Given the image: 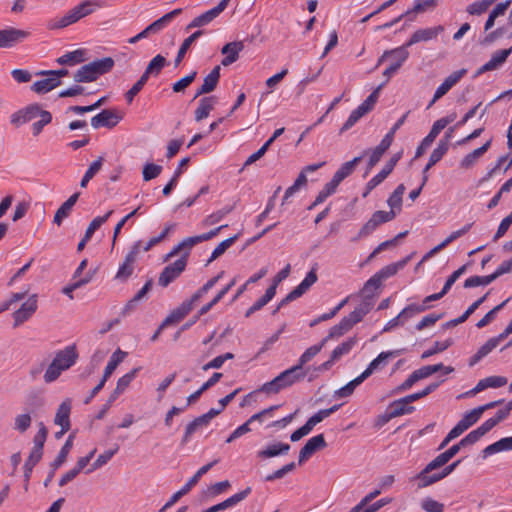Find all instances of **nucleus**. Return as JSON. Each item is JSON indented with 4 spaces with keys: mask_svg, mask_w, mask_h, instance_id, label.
<instances>
[{
    "mask_svg": "<svg viewBox=\"0 0 512 512\" xmlns=\"http://www.w3.org/2000/svg\"><path fill=\"white\" fill-rule=\"evenodd\" d=\"M306 376V370L301 369L297 364L284 370L274 379L264 383L259 391L266 394H277L281 390L291 387L297 382L302 381Z\"/></svg>",
    "mask_w": 512,
    "mask_h": 512,
    "instance_id": "nucleus-1",
    "label": "nucleus"
},
{
    "mask_svg": "<svg viewBox=\"0 0 512 512\" xmlns=\"http://www.w3.org/2000/svg\"><path fill=\"white\" fill-rule=\"evenodd\" d=\"M114 66V60L111 57H105L92 61L88 64L81 66L73 75V78L78 83L93 82L99 76L108 73Z\"/></svg>",
    "mask_w": 512,
    "mask_h": 512,
    "instance_id": "nucleus-2",
    "label": "nucleus"
},
{
    "mask_svg": "<svg viewBox=\"0 0 512 512\" xmlns=\"http://www.w3.org/2000/svg\"><path fill=\"white\" fill-rule=\"evenodd\" d=\"M103 6L104 2L102 0H86L70 9L63 17L58 20L57 23L52 25L51 28L67 27L92 14L97 8H101Z\"/></svg>",
    "mask_w": 512,
    "mask_h": 512,
    "instance_id": "nucleus-3",
    "label": "nucleus"
},
{
    "mask_svg": "<svg viewBox=\"0 0 512 512\" xmlns=\"http://www.w3.org/2000/svg\"><path fill=\"white\" fill-rule=\"evenodd\" d=\"M382 87L383 84H380L361 105L351 112L347 121L343 124L340 130L341 133L352 128L364 115L373 109L378 100L379 91Z\"/></svg>",
    "mask_w": 512,
    "mask_h": 512,
    "instance_id": "nucleus-4",
    "label": "nucleus"
},
{
    "mask_svg": "<svg viewBox=\"0 0 512 512\" xmlns=\"http://www.w3.org/2000/svg\"><path fill=\"white\" fill-rule=\"evenodd\" d=\"M188 252L177 259L174 263L167 265L160 273L158 284L162 287H167L175 279H177L187 266Z\"/></svg>",
    "mask_w": 512,
    "mask_h": 512,
    "instance_id": "nucleus-5",
    "label": "nucleus"
},
{
    "mask_svg": "<svg viewBox=\"0 0 512 512\" xmlns=\"http://www.w3.org/2000/svg\"><path fill=\"white\" fill-rule=\"evenodd\" d=\"M318 277L316 273V269L312 268L305 278L301 281V283L296 286L284 299L281 300L276 309H274L273 314H276L279 309L291 301L296 300L301 297L309 288L316 283Z\"/></svg>",
    "mask_w": 512,
    "mask_h": 512,
    "instance_id": "nucleus-6",
    "label": "nucleus"
},
{
    "mask_svg": "<svg viewBox=\"0 0 512 512\" xmlns=\"http://www.w3.org/2000/svg\"><path fill=\"white\" fill-rule=\"evenodd\" d=\"M230 0H221L220 3L204 12L203 14L199 15L198 17L194 18L186 27V30H190L192 28L196 27H202L205 25H208L210 22H212L216 17H218L228 6Z\"/></svg>",
    "mask_w": 512,
    "mask_h": 512,
    "instance_id": "nucleus-7",
    "label": "nucleus"
},
{
    "mask_svg": "<svg viewBox=\"0 0 512 512\" xmlns=\"http://www.w3.org/2000/svg\"><path fill=\"white\" fill-rule=\"evenodd\" d=\"M122 120V116L115 110L104 109L91 119V126L95 129L100 127L113 128Z\"/></svg>",
    "mask_w": 512,
    "mask_h": 512,
    "instance_id": "nucleus-8",
    "label": "nucleus"
},
{
    "mask_svg": "<svg viewBox=\"0 0 512 512\" xmlns=\"http://www.w3.org/2000/svg\"><path fill=\"white\" fill-rule=\"evenodd\" d=\"M37 307V295L33 294L13 313V326L18 327L27 321L36 312Z\"/></svg>",
    "mask_w": 512,
    "mask_h": 512,
    "instance_id": "nucleus-9",
    "label": "nucleus"
},
{
    "mask_svg": "<svg viewBox=\"0 0 512 512\" xmlns=\"http://www.w3.org/2000/svg\"><path fill=\"white\" fill-rule=\"evenodd\" d=\"M29 36V32L9 27L0 30V48H10Z\"/></svg>",
    "mask_w": 512,
    "mask_h": 512,
    "instance_id": "nucleus-10",
    "label": "nucleus"
},
{
    "mask_svg": "<svg viewBox=\"0 0 512 512\" xmlns=\"http://www.w3.org/2000/svg\"><path fill=\"white\" fill-rule=\"evenodd\" d=\"M327 446L324 435L319 434L310 438L299 452L298 463L301 465L308 460L316 451Z\"/></svg>",
    "mask_w": 512,
    "mask_h": 512,
    "instance_id": "nucleus-11",
    "label": "nucleus"
},
{
    "mask_svg": "<svg viewBox=\"0 0 512 512\" xmlns=\"http://www.w3.org/2000/svg\"><path fill=\"white\" fill-rule=\"evenodd\" d=\"M443 31L444 27L442 25L418 29L411 35L409 40L406 42V46L410 47L419 42H427L436 39L437 36L441 34Z\"/></svg>",
    "mask_w": 512,
    "mask_h": 512,
    "instance_id": "nucleus-12",
    "label": "nucleus"
},
{
    "mask_svg": "<svg viewBox=\"0 0 512 512\" xmlns=\"http://www.w3.org/2000/svg\"><path fill=\"white\" fill-rule=\"evenodd\" d=\"M78 358V354L74 345L67 346L65 349L60 350L56 353L53 362H55L59 368L64 371L73 366Z\"/></svg>",
    "mask_w": 512,
    "mask_h": 512,
    "instance_id": "nucleus-13",
    "label": "nucleus"
},
{
    "mask_svg": "<svg viewBox=\"0 0 512 512\" xmlns=\"http://www.w3.org/2000/svg\"><path fill=\"white\" fill-rule=\"evenodd\" d=\"M251 491H252L251 487H247L246 489L232 495L231 497L227 498L226 500H224L216 505L209 507L206 510H203L202 512H219V511L231 508V507L237 505L238 503H240L241 501H243L251 493Z\"/></svg>",
    "mask_w": 512,
    "mask_h": 512,
    "instance_id": "nucleus-14",
    "label": "nucleus"
},
{
    "mask_svg": "<svg viewBox=\"0 0 512 512\" xmlns=\"http://www.w3.org/2000/svg\"><path fill=\"white\" fill-rule=\"evenodd\" d=\"M466 73H467V70L464 68L451 73L443 81V83L436 89V91L434 93V101H438L440 98H442L444 95H446L448 93V91L454 85H456L464 75H466Z\"/></svg>",
    "mask_w": 512,
    "mask_h": 512,
    "instance_id": "nucleus-15",
    "label": "nucleus"
},
{
    "mask_svg": "<svg viewBox=\"0 0 512 512\" xmlns=\"http://www.w3.org/2000/svg\"><path fill=\"white\" fill-rule=\"evenodd\" d=\"M244 49V43L242 41L229 42L224 45L221 49V53L225 55L222 59L221 64L223 66H229L236 62L239 58V53Z\"/></svg>",
    "mask_w": 512,
    "mask_h": 512,
    "instance_id": "nucleus-16",
    "label": "nucleus"
},
{
    "mask_svg": "<svg viewBox=\"0 0 512 512\" xmlns=\"http://www.w3.org/2000/svg\"><path fill=\"white\" fill-rule=\"evenodd\" d=\"M511 53L512 46L509 49H502L496 51L492 55L491 59L479 68L477 74H482L499 68L506 61V59Z\"/></svg>",
    "mask_w": 512,
    "mask_h": 512,
    "instance_id": "nucleus-17",
    "label": "nucleus"
},
{
    "mask_svg": "<svg viewBox=\"0 0 512 512\" xmlns=\"http://www.w3.org/2000/svg\"><path fill=\"white\" fill-rule=\"evenodd\" d=\"M290 445L288 443L275 442L270 443L265 446L262 450L257 452V457L260 459H268L273 458L280 455L288 454L290 450Z\"/></svg>",
    "mask_w": 512,
    "mask_h": 512,
    "instance_id": "nucleus-18",
    "label": "nucleus"
},
{
    "mask_svg": "<svg viewBox=\"0 0 512 512\" xmlns=\"http://www.w3.org/2000/svg\"><path fill=\"white\" fill-rule=\"evenodd\" d=\"M390 136H384L379 145L372 150H365L361 156H365L370 152L368 160V168H373L381 159L383 154L390 148Z\"/></svg>",
    "mask_w": 512,
    "mask_h": 512,
    "instance_id": "nucleus-19",
    "label": "nucleus"
},
{
    "mask_svg": "<svg viewBox=\"0 0 512 512\" xmlns=\"http://www.w3.org/2000/svg\"><path fill=\"white\" fill-rule=\"evenodd\" d=\"M504 400L500 399L497 401L489 402L485 405L479 406L477 408L472 409L471 411L467 412L463 418L461 419L468 428H470L473 424H475L481 417V415L488 409H492L501 403H503Z\"/></svg>",
    "mask_w": 512,
    "mask_h": 512,
    "instance_id": "nucleus-20",
    "label": "nucleus"
},
{
    "mask_svg": "<svg viewBox=\"0 0 512 512\" xmlns=\"http://www.w3.org/2000/svg\"><path fill=\"white\" fill-rule=\"evenodd\" d=\"M408 47L409 46H406L405 43L398 48L385 51L383 55L378 59L376 67L380 66L387 57H391L393 59L392 63L399 62L400 68L409 57V51L407 50Z\"/></svg>",
    "mask_w": 512,
    "mask_h": 512,
    "instance_id": "nucleus-21",
    "label": "nucleus"
},
{
    "mask_svg": "<svg viewBox=\"0 0 512 512\" xmlns=\"http://www.w3.org/2000/svg\"><path fill=\"white\" fill-rule=\"evenodd\" d=\"M70 413H71V401L70 399L64 400L58 407L54 423L65 430H70Z\"/></svg>",
    "mask_w": 512,
    "mask_h": 512,
    "instance_id": "nucleus-22",
    "label": "nucleus"
},
{
    "mask_svg": "<svg viewBox=\"0 0 512 512\" xmlns=\"http://www.w3.org/2000/svg\"><path fill=\"white\" fill-rule=\"evenodd\" d=\"M220 79V66H215L212 71L204 78L202 86L197 90L195 98L203 94L212 92Z\"/></svg>",
    "mask_w": 512,
    "mask_h": 512,
    "instance_id": "nucleus-23",
    "label": "nucleus"
},
{
    "mask_svg": "<svg viewBox=\"0 0 512 512\" xmlns=\"http://www.w3.org/2000/svg\"><path fill=\"white\" fill-rule=\"evenodd\" d=\"M435 469L436 468H430V463H428L426 467L414 477V479L418 482L417 487L419 489L432 485L441 480L439 473L430 474Z\"/></svg>",
    "mask_w": 512,
    "mask_h": 512,
    "instance_id": "nucleus-24",
    "label": "nucleus"
},
{
    "mask_svg": "<svg viewBox=\"0 0 512 512\" xmlns=\"http://www.w3.org/2000/svg\"><path fill=\"white\" fill-rule=\"evenodd\" d=\"M415 410L414 406H411L404 398L393 401L388 406V417L396 418L402 415L411 414Z\"/></svg>",
    "mask_w": 512,
    "mask_h": 512,
    "instance_id": "nucleus-25",
    "label": "nucleus"
},
{
    "mask_svg": "<svg viewBox=\"0 0 512 512\" xmlns=\"http://www.w3.org/2000/svg\"><path fill=\"white\" fill-rule=\"evenodd\" d=\"M403 350H394L381 352L374 360L370 362L368 367L362 372L367 378L379 368L381 364L385 365L389 358L396 357L402 353Z\"/></svg>",
    "mask_w": 512,
    "mask_h": 512,
    "instance_id": "nucleus-26",
    "label": "nucleus"
},
{
    "mask_svg": "<svg viewBox=\"0 0 512 512\" xmlns=\"http://www.w3.org/2000/svg\"><path fill=\"white\" fill-rule=\"evenodd\" d=\"M46 78L36 81L31 86L32 91H34L37 94H45L54 88L61 85V80H57L56 78H53L51 75H45Z\"/></svg>",
    "mask_w": 512,
    "mask_h": 512,
    "instance_id": "nucleus-27",
    "label": "nucleus"
},
{
    "mask_svg": "<svg viewBox=\"0 0 512 512\" xmlns=\"http://www.w3.org/2000/svg\"><path fill=\"white\" fill-rule=\"evenodd\" d=\"M501 340L498 336L490 338L488 341H486L485 344H483L478 351L471 357L470 359V366L475 365L478 363L482 358L487 356L493 349H495L499 344Z\"/></svg>",
    "mask_w": 512,
    "mask_h": 512,
    "instance_id": "nucleus-28",
    "label": "nucleus"
},
{
    "mask_svg": "<svg viewBox=\"0 0 512 512\" xmlns=\"http://www.w3.org/2000/svg\"><path fill=\"white\" fill-rule=\"evenodd\" d=\"M512 450V436L501 438L500 440L488 445L483 451V457L486 458L492 454Z\"/></svg>",
    "mask_w": 512,
    "mask_h": 512,
    "instance_id": "nucleus-29",
    "label": "nucleus"
},
{
    "mask_svg": "<svg viewBox=\"0 0 512 512\" xmlns=\"http://www.w3.org/2000/svg\"><path fill=\"white\" fill-rule=\"evenodd\" d=\"M492 140H488L486 143H484L481 147L473 150L469 154H467L460 162V166L462 168H470L474 165V163L485 153L488 151V149L491 146Z\"/></svg>",
    "mask_w": 512,
    "mask_h": 512,
    "instance_id": "nucleus-30",
    "label": "nucleus"
},
{
    "mask_svg": "<svg viewBox=\"0 0 512 512\" xmlns=\"http://www.w3.org/2000/svg\"><path fill=\"white\" fill-rule=\"evenodd\" d=\"M216 99L214 96L204 97L199 101V106L195 110V120L197 122L207 118L214 108Z\"/></svg>",
    "mask_w": 512,
    "mask_h": 512,
    "instance_id": "nucleus-31",
    "label": "nucleus"
},
{
    "mask_svg": "<svg viewBox=\"0 0 512 512\" xmlns=\"http://www.w3.org/2000/svg\"><path fill=\"white\" fill-rule=\"evenodd\" d=\"M127 353L122 351L121 349H117L112 356L110 357L102 376V379L107 382V380L110 378L112 373L115 371L117 366L124 360Z\"/></svg>",
    "mask_w": 512,
    "mask_h": 512,
    "instance_id": "nucleus-32",
    "label": "nucleus"
},
{
    "mask_svg": "<svg viewBox=\"0 0 512 512\" xmlns=\"http://www.w3.org/2000/svg\"><path fill=\"white\" fill-rule=\"evenodd\" d=\"M459 443L451 446L445 452L439 454L435 459L430 462V468H440L444 466L450 459H452L461 449Z\"/></svg>",
    "mask_w": 512,
    "mask_h": 512,
    "instance_id": "nucleus-33",
    "label": "nucleus"
},
{
    "mask_svg": "<svg viewBox=\"0 0 512 512\" xmlns=\"http://www.w3.org/2000/svg\"><path fill=\"white\" fill-rule=\"evenodd\" d=\"M489 431L490 429L486 426V424L482 423L477 429L471 431L464 438H462L459 444L461 447L473 445Z\"/></svg>",
    "mask_w": 512,
    "mask_h": 512,
    "instance_id": "nucleus-34",
    "label": "nucleus"
},
{
    "mask_svg": "<svg viewBox=\"0 0 512 512\" xmlns=\"http://www.w3.org/2000/svg\"><path fill=\"white\" fill-rule=\"evenodd\" d=\"M363 156H357L355 157L354 159H352L351 161H348V162H345L341 165V167L334 173V177L339 180L340 182H342L344 179H346L348 176H350L357 164H359V162L362 160Z\"/></svg>",
    "mask_w": 512,
    "mask_h": 512,
    "instance_id": "nucleus-35",
    "label": "nucleus"
},
{
    "mask_svg": "<svg viewBox=\"0 0 512 512\" xmlns=\"http://www.w3.org/2000/svg\"><path fill=\"white\" fill-rule=\"evenodd\" d=\"M191 303L186 301L175 309L164 321L163 325H170L181 321L192 310Z\"/></svg>",
    "mask_w": 512,
    "mask_h": 512,
    "instance_id": "nucleus-36",
    "label": "nucleus"
},
{
    "mask_svg": "<svg viewBox=\"0 0 512 512\" xmlns=\"http://www.w3.org/2000/svg\"><path fill=\"white\" fill-rule=\"evenodd\" d=\"M203 35V31L202 30H197L195 31L194 33H192L189 37H187L183 43L181 44L179 50H178V53H177V56L175 58V66H178L181 61L183 60V58L185 57V54L187 53V51L189 50L190 46L192 45V43L197 40L200 36Z\"/></svg>",
    "mask_w": 512,
    "mask_h": 512,
    "instance_id": "nucleus-37",
    "label": "nucleus"
},
{
    "mask_svg": "<svg viewBox=\"0 0 512 512\" xmlns=\"http://www.w3.org/2000/svg\"><path fill=\"white\" fill-rule=\"evenodd\" d=\"M85 59H84V51L83 50H75V51H72V52H68L60 57H58L56 59V62L59 64V65H70V66H74L76 64H79L81 62H83Z\"/></svg>",
    "mask_w": 512,
    "mask_h": 512,
    "instance_id": "nucleus-38",
    "label": "nucleus"
},
{
    "mask_svg": "<svg viewBox=\"0 0 512 512\" xmlns=\"http://www.w3.org/2000/svg\"><path fill=\"white\" fill-rule=\"evenodd\" d=\"M440 126V124L438 125H435L433 124L432 125V128L430 130V132L428 133V135L422 140L421 144L418 146L417 150H416V153H415V157L418 158L420 156L423 155L424 151L430 147V145L434 142V140L436 139V137L439 135V133L441 132L440 128L438 127Z\"/></svg>",
    "mask_w": 512,
    "mask_h": 512,
    "instance_id": "nucleus-39",
    "label": "nucleus"
},
{
    "mask_svg": "<svg viewBox=\"0 0 512 512\" xmlns=\"http://www.w3.org/2000/svg\"><path fill=\"white\" fill-rule=\"evenodd\" d=\"M104 162V158L102 156L98 157L95 161H93L87 171L85 172L84 176L82 177L80 181V187L86 188L89 181L101 170L102 165Z\"/></svg>",
    "mask_w": 512,
    "mask_h": 512,
    "instance_id": "nucleus-40",
    "label": "nucleus"
},
{
    "mask_svg": "<svg viewBox=\"0 0 512 512\" xmlns=\"http://www.w3.org/2000/svg\"><path fill=\"white\" fill-rule=\"evenodd\" d=\"M207 427L204 419L201 416L196 417L193 421L187 424L181 443L184 445L189 442L190 438L198 430Z\"/></svg>",
    "mask_w": 512,
    "mask_h": 512,
    "instance_id": "nucleus-41",
    "label": "nucleus"
},
{
    "mask_svg": "<svg viewBox=\"0 0 512 512\" xmlns=\"http://www.w3.org/2000/svg\"><path fill=\"white\" fill-rule=\"evenodd\" d=\"M176 228L175 223H166L163 231L155 237H152L149 239L147 243H145L143 247V251L147 252L151 250L154 246L158 245L160 242H162L174 229Z\"/></svg>",
    "mask_w": 512,
    "mask_h": 512,
    "instance_id": "nucleus-42",
    "label": "nucleus"
},
{
    "mask_svg": "<svg viewBox=\"0 0 512 512\" xmlns=\"http://www.w3.org/2000/svg\"><path fill=\"white\" fill-rule=\"evenodd\" d=\"M367 377L362 373L345 386L341 387L335 392V395L339 398L349 397L353 394L355 388L359 386Z\"/></svg>",
    "mask_w": 512,
    "mask_h": 512,
    "instance_id": "nucleus-43",
    "label": "nucleus"
},
{
    "mask_svg": "<svg viewBox=\"0 0 512 512\" xmlns=\"http://www.w3.org/2000/svg\"><path fill=\"white\" fill-rule=\"evenodd\" d=\"M73 437V435H69L56 459L51 463V468H54V470H57L66 461L67 456L73 446Z\"/></svg>",
    "mask_w": 512,
    "mask_h": 512,
    "instance_id": "nucleus-44",
    "label": "nucleus"
},
{
    "mask_svg": "<svg viewBox=\"0 0 512 512\" xmlns=\"http://www.w3.org/2000/svg\"><path fill=\"white\" fill-rule=\"evenodd\" d=\"M118 450L119 446L115 445L113 449L107 450L100 454L98 458L93 462L91 467L86 471V473L89 474L107 464L108 461H110L111 458L118 452Z\"/></svg>",
    "mask_w": 512,
    "mask_h": 512,
    "instance_id": "nucleus-45",
    "label": "nucleus"
},
{
    "mask_svg": "<svg viewBox=\"0 0 512 512\" xmlns=\"http://www.w3.org/2000/svg\"><path fill=\"white\" fill-rule=\"evenodd\" d=\"M357 338L350 337L340 345H338L331 353L332 360H339L343 355L348 354L352 348L356 345Z\"/></svg>",
    "mask_w": 512,
    "mask_h": 512,
    "instance_id": "nucleus-46",
    "label": "nucleus"
},
{
    "mask_svg": "<svg viewBox=\"0 0 512 512\" xmlns=\"http://www.w3.org/2000/svg\"><path fill=\"white\" fill-rule=\"evenodd\" d=\"M182 13V9L181 8H177V9H174L172 10L171 12L169 13H166L165 15H163L162 17H160L159 19H157L156 21H154L153 23H151V25L153 26V28L155 29V32L156 33H159L161 30H163L175 17H177L178 15H180Z\"/></svg>",
    "mask_w": 512,
    "mask_h": 512,
    "instance_id": "nucleus-47",
    "label": "nucleus"
},
{
    "mask_svg": "<svg viewBox=\"0 0 512 512\" xmlns=\"http://www.w3.org/2000/svg\"><path fill=\"white\" fill-rule=\"evenodd\" d=\"M408 259H403L399 262L389 264L385 267H383L379 272L376 273V275L379 277V279L385 280L393 275H395L400 269H402L407 264Z\"/></svg>",
    "mask_w": 512,
    "mask_h": 512,
    "instance_id": "nucleus-48",
    "label": "nucleus"
},
{
    "mask_svg": "<svg viewBox=\"0 0 512 512\" xmlns=\"http://www.w3.org/2000/svg\"><path fill=\"white\" fill-rule=\"evenodd\" d=\"M428 308H429V306H426V305L410 304L407 307H405L398 314V316L401 319L402 324L404 325L408 319L414 317L416 314L426 311Z\"/></svg>",
    "mask_w": 512,
    "mask_h": 512,
    "instance_id": "nucleus-49",
    "label": "nucleus"
},
{
    "mask_svg": "<svg viewBox=\"0 0 512 512\" xmlns=\"http://www.w3.org/2000/svg\"><path fill=\"white\" fill-rule=\"evenodd\" d=\"M496 276L494 273L486 276H471L467 278L464 282L465 288H473L477 286H486L496 280Z\"/></svg>",
    "mask_w": 512,
    "mask_h": 512,
    "instance_id": "nucleus-50",
    "label": "nucleus"
},
{
    "mask_svg": "<svg viewBox=\"0 0 512 512\" xmlns=\"http://www.w3.org/2000/svg\"><path fill=\"white\" fill-rule=\"evenodd\" d=\"M324 345L325 344L321 341L319 344L307 348L298 359L297 365L300 366L301 369H304V366L322 350Z\"/></svg>",
    "mask_w": 512,
    "mask_h": 512,
    "instance_id": "nucleus-51",
    "label": "nucleus"
},
{
    "mask_svg": "<svg viewBox=\"0 0 512 512\" xmlns=\"http://www.w3.org/2000/svg\"><path fill=\"white\" fill-rule=\"evenodd\" d=\"M218 462V460H214L213 462H210L204 466H202L196 473L193 477H191L188 482L182 487V489L188 493L193 486H195L198 481L200 480V478L206 474L216 463Z\"/></svg>",
    "mask_w": 512,
    "mask_h": 512,
    "instance_id": "nucleus-52",
    "label": "nucleus"
},
{
    "mask_svg": "<svg viewBox=\"0 0 512 512\" xmlns=\"http://www.w3.org/2000/svg\"><path fill=\"white\" fill-rule=\"evenodd\" d=\"M405 192V186L404 184H399L397 188L394 190V192L390 195V197L387 200L388 206L391 208V210L397 209V211L401 210L402 206V197Z\"/></svg>",
    "mask_w": 512,
    "mask_h": 512,
    "instance_id": "nucleus-53",
    "label": "nucleus"
},
{
    "mask_svg": "<svg viewBox=\"0 0 512 512\" xmlns=\"http://www.w3.org/2000/svg\"><path fill=\"white\" fill-rule=\"evenodd\" d=\"M238 234L237 235H234L228 239H225L224 241L220 242L216 248L213 250L212 254H211V257L209 258V260L207 261V263H211L213 262L214 260H216L218 257H220L222 254L225 253V251L231 247L234 242L238 239Z\"/></svg>",
    "mask_w": 512,
    "mask_h": 512,
    "instance_id": "nucleus-54",
    "label": "nucleus"
},
{
    "mask_svg": "<svg viewBox=\"0 0 512 512\" xmlns=\"http://www.w3.org/2000/svg\"><path fill=\"white\" fill-rule=\"evenodd\" d=\"M93 272L89 271L86 275L72 284L63 288L62 292L67 295L70 299H73V291L88 284L93 278Z\"/></svg>",
    "mask_w": 512,
    "mask_h": 512,
    "instance_id": "nucleus-55",
    "label": "nucleus"
},
{
    "mask_svg": "<svg viewBox=\"0 0 512 512\" xmlns=\"http://www.w3.org/2000/svg\"><path fill=\"white\" fill-rule=\"evenodd\" d=\"M446 144H438L437 147L432 151L429 161L425 168L423 169V173H427L428 170L434 166L437 162H439L442 157L447 153Z\"/></svg>",
    "mask_w": 512,
    "mask_h": 512,
    "instance_id": "nucleus-56",
    "label": "nucleus"
},
{
    "mask_svg": "<svg viewBox=\"0 0 512 512\" xmlns=\"http://www.w3.org/2000/svg\"><path fill=\"white\" fill-rule=\"evenodd\" d=\"M113 214V210H109L105 215L94 218L85 231L86 239H91L94 232L104 224Z\"/></svg>",
    "mask_w": 512,
    "mask_h": 512,
    "instance_id": "nucleus-57",
    "label": "nucleus"
},
{
    "mask_svg": "<svg viewBox=\"0 0 512 512\" xmlns=\"http://www.w3.org/2000/svg\"><path fill=\"white\" fill-rule=\"evenodd\" d=\"M166 64L167 61L165 57L158 54L148 63L146 67L147 73L157 76Z\"/></svg>",
    "mask_w": 512,
    "mask_h": 512,
    "instance_id": "nucleus-58",
    "label": "nucleus"
},
{
    "mask_svg": "<svg viewBox=\"0 0 512 512\" xmlns=\"http://www.w3.org/2000/svg\"><path fill=\"white\" fill-rule=\"evenodd\" d=\"M436 5V0H415L413 8L404 13V16L409 15L411 13L425 12L429 9H433L434 7H436Z\"/></svg>",
    "mask_w": 512,
    "mask_h": 512,
    "instance_id": "nucleus-59",
    "label": "nucleus"
},
{
    "mask_svg": "<svg viewBox=\"0 0 512 512\" xmlns=\"http://www.w3.org/2000/svg\"><path fill=\"white\" fill-rule=\"evenodd\" d=\"M488 0H477L466 7V12L470 15H482L489 9Z\"/></svg>",
    "mask_w": 512,
    "mask_h": 512,
    "instance_id": "nucleus-60",
    "label": "nucleus"
},
{
    "mask_svg": "<svg viewBox=\"0 0 512 512\" xmlns=\"http://www.w3.org/2000/svg\"><path fill=\"white\" fill-rule=\"evenodd\" d=\"M139 370H140L139 367L134 368L130 372L126 373L125 375H123L121 378L118 379L116 387H115L118 390V392L123 393L126 390V388L130 385V383L136 377Z\"/></svg>",
    "mask_w": 512,
    "mask_h": 512,
    "instance_id": "nucleus-61",
    "label": "nucleus"
},
{
    "mask_svg": "<svg viewBox=\"0 0 512 512\" xmlns=\"http://www.w3.org/2000/svg\"><path fill=\"white\" fill-rule=\"evenodd\" d=\"M382 281L374 274L365 284L361 291L362 295H367L374 298L375 291L381 286Z\"/></svg>",
    "mask_w": 512,
    "mask_h": 512,
    "instance_id": "nucleus-62",
    "label": "nucleus"
},
{
    "mask_svg": "<svg viewBox=\"0 0 512 512\" xmlns=\"http://www.w3.org/2000/svg\"><path fill=\"white\" fill-rule=\"evenodd\" d=\"M32 418L29 413L17 415L14 420V429L24 433L30 427Z\"/></svg>",
    "mask_w": 512,
    "mask_h": 512,
    "instance_id": "nucleus-63",
    "label": "nucleus"
},
{
    "mask_svg": "<svg viewBox=\"0 0 512 512\" xmlns=\"http://www.w3.org/2000/svg\"><path fill=\"white\" fill-rule=\"evenodd\" d=\"M421 507L426 512H444V505L429 497L421 502Z\"/></svg>",
    "mask_w": 512,
    "mask_h": 512,
    "instance_id": "nucleus-64",
    "label": "nucleus"
}]
</instances>
